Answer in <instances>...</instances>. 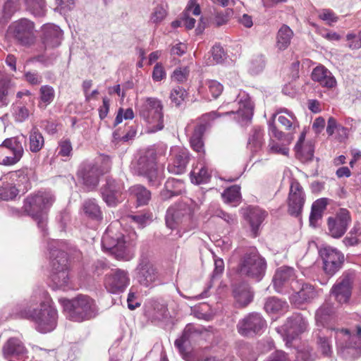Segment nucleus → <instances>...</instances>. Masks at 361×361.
<instances>
[{
  "label": "nucleus",
  "instance_id": "f257e3e1",
  "mask_svg": "<svg viewBox=\"0 0 361 361\" xmlns=\"http://www.w3.org/2000/svg\"><path fill=\"white\" fill-rule=\"evenodd\" d=\"M17 318L32 322L40 333L53 331L57 325L58 312L48 293L42 288L35 290L30 297L18 303L12 310Z\"/></svg>",
  "mask_w": 361,
  "mask_h": 361
},
{
  "label": "nucleus",
  "instance_id": "f03ea898",
  "mask_svg": "<svg viewBox=\"0 0 361 361\" xmlns=\"http://www.w3.org/2000/svg\"><path fill=\"white\" fill-rule=\"evenodd\" d=\"M335 332L338 352L346 359H355L361 355V324L355 326L353 332L345 328H317L313 332L317 350L323 356L331 357L333 353L331 331Z\"/></svg>",
  "mask_w": 361,
  "mask_h": 361
},
{
  "label": "nucleus",
  "instance_id": "7ed1b4c3",
  "mask_svg": "<svg viewBox=\"0 0 361 361\" xmlns=\"http://www.w3.org/2000/svg\"><path fill=\"white\" fill-rule=\"evenodd\" d=\"M238 104L237 110L233 109L225 113L213 111L204 114L201 117V123L196 126L190 138V147L200 154H204V142L202 137L207 128L211 126V121L225 115H234V119L241 126L247 125L251 121L253 116L254 105L250 96L245 92L238 94L235 100Z\"/></svg>",
  "mask_w": 361,
  "mask_h": 361
},
{
  "label": "nucleus",
  "instance_id": "20e7f679",
  "mask_svg": "<svg viewBox=\"0 0 361 361\" xmlns=\"http://www.w3.org/2000/svg\"><path fill=\"white\" fill-rule=\"evenodd\" d=\"M66 248L65 241L51 239L47 242L51 268L50 277L56 288H65L70 282Z\"/></svg>",
  "mask_w": 361,
  "mask_h": 361
},
{
  "label": "nucleus",
  "instance_id": "39448f33",
  "mask_svg": "<svg viewBox=\"0 0 361 361\" xmlns=\"http://www.w3.org/2000/svg\"><path fill=\"white\" fill-rule=\"evenodd\" d=\"M54 200V195L47 191H38L28 195L24 200L23 211L37 222L44 237L48 234L47 212Z\"/></svg>",
  "mask_w": 361,
  "mask_h": 361
},
{
  "label": "nucleus",
  "instance_id": "423d86ee",
  "mask_svg": "<svg viewBox=\"0 0 361 361\" xmlns=\"http://www.w3.org/2000/svg\"><path fill=\"white\" fill-rule=\"evenodd\" d=\"M60 302L68 317L73 322L90 320L98 314L99 309L95 300L88 295H80L72 300L61 299Z\"/></svg>",
  "mask_w": 361,
  "mask_h": 361
},
{
  "label": "nucleus",
  "instance_id": "0eeeda50",
  "mask_svg": "<svg viewBox=\"0 0 361 361\" xmlns=\"http://www.w3.org/2000/svg\"><path fill=\"white\" fill-rule=\"evenodd\" d=\"M267 267L265 258L256 247H250L241 256L238 270L240 275L259 282L264 276Z\"/></svg>",
  "mask_w": 361,
  "mask_h": 361
},
{
  "label": "nucleus",
  "instance_id": "6e6552de",
  "mask_svg": "<svg viewBox=\"0 0 361 361\" xmlns=\"http://www.w3.org/2000/svg\"><path fill=\"white\" fill-rule=\"evenodd\" d=\"M195 204L191 201L180 202L170 207L166 214V225L171 229L180 227L188 230L195 226L193 214Z\"/></svg>",
  "mask_w": 361,
  "mask_h": 361
},
{
  "label": "nucleus",
  "instance_id": "1a4fd4ad",
  "mask_svg": "<svg viewBox=\"0 0 361 361\" xmlns=\"http://www.w3.org/2000/svg\"><path fill=\"white\" fill-rule=\"evenodd\" d=\"M163 108L161 101L155 97H147L140 106L139 115L148 123V132L156 133L164 128Z\"/></svg>",
  "mask_w": 361,
  "mask_h": 361
},
{
  "label": "nucleus",
  "instance_id": "9d476101",
  "mask_svg": "<svg viewBox=\"0 0 361 361\" xmlns=\"http://www.w3.org/2000/svg\"><path fill=\"white\" fill-rule=\"evenodd\" d=\"M102 245L104 250L111 252L118 259L128 261L133 258V254L126 245L124 235L116 232L113 225L106 228L102 238Z\"/></svg>",
  "mask_w": 361,
  "mask_h": 361
},
{
  "label": "nucleus",
  "instance_id": "9b49d317",
  "mask_svg": "<svg viewBox=\"0 0 361 361\" xmlns=\"http://www.w3.org/2000/svg\"><path fill=\"white\" fill-rule=\"evenodd\" d=\"M24 135L5 139L0 144V164L11 166L20 161L24 154Z\"/></svg>",
  "mask_w": 361,
  "mask_h": 361
},
{
  "label": "nucleus",
  "instance_id": "f8f14e48",
  "mask_svg": "<svg viewBox=\"0 0 361 361\" xmlns=\"http://www.w3.org/2000/svg\"><path fill=\"white\" fill-rule=\"evenodd\" d=\"M103 164L104 166L94 161H84L80 164L78 176L89 190L94 189L99 184L100 176L110 170L111 161L108 157L103 159Z\"/></svg>",
  "mask_w": 361,
  "mask_h": 361
},
{
  "label": "nucleus",
  "instance_id": "ddd939ff",
  "mask_svg": "<svg viewBox=\"0 0 361 361\" xmlns=\"http://www.w3.org/2000/svg\"><path fill=\"white\" fill-rule=\"evenodd\" d=\"M134 169L135 173L147 179L151 186L157 188L160 185L162 178L157 168L156 154L154 151H149L147 154L140 156Z\"/></svg>",
  "mask_w": 361,
  "mask_h": 361
},
{
  "label": "nucleus",
  "instance_id": "4468645a",
  "mask_svg": "<svg viewBox=\"0 0 361 361\" xmlns=\"http://www.w3.org/2000/svg\"><path fill=\"white\" fill-rule=\"evenodd\" d=\"M8 33L20 44L29 47L35 42V24L27 18L13 22L8 28Z\"/></svg>",
  "mask_w": 361,
  "mask_h": 361
},
{
  "label": "nucleus",
  "instance_id": "2eb2a0df",
  "mask_svg": "<svg viewBox=\"0 0 361 361\" xmlns=\"http://www.w3.org/2000/svg\"><path fill=\"white\" fill-rule=\"evenodd\" d=\"M355 271H344L331 288L330 293L341 305L348 303L352 295Z\"/></svg>",
  "mask_w": 361,
  "mask_h": 361
},
{
  "label": "nucleus",
  "instance_id": "dca6fc26",
  "mask_svg": "<svg viewBox=\"0 0 361 361\" xmlns=\"http://www.w3.org/2000/svg\"><path fill=\"white\" fill-rule=\"evenodd\" d=\"M300 281L293 267L282 266L276 270L272 283L274 288L277 293H288L290 290L298 288Z\"/></svg>",
  "mask_w": 361,
  "mask_h": 361
},
{
  "label": "nucleus",
  "instance_id": "f3484780",
  "mask_svg": "<svg viewBox=\"0 0 361 361\" xmlns=\"http://www.w3.org/2000/svg\"><path fill=\"white\" fill-rule=\"evenodd\" d=\"M319 254L322 259V269L329 278L334 276L343 267L344 254L337 248L326 246L320 250Z\"/></svg>",
  "mask_w": 361,
  "mask_h": 361
},
{
  "label": "nucleus",
  "instance_id": "a211bd4d",
  "mask_svg": "<svg viewBox=\"0 0 361 361\" xmlns=\"http://www.w3.org/2000/svg\"><path fill=\"white\" fill-rule=\"evenodd\" d=\"M267 327V322L257 312H252L238 322V333L243 336H254L262 334Z\"/></svg>",
  "mask_w": 361,
  "mask_h": 361
},
{
  "label": "nucleus",
  "instance_id": "6ab92c4d",
  "mask_svg": "<svg viewBox=\"0 0 361 361\" xmlns=\"http://www.w3.org/2000/svg\"><path fill=\"white\" fill-rule=\"evenodd\" d=\"M195 333L193 327L191 325H187L181 336L175 341L174 345L186 361H207L208 357L202 355L199 351H186V347L190 343Z\"/></svg>",
  "mask_w": 361,
  "mask_h": 361
},
{
  "label": "nucleus",
  "instance_id": "aec40b11",
  "mask_svg": "<svg viewBox=\"0 0 361 361\" xmlns=\"http://www.w3.org/2000/svg\"><path fill=\"white\" fill-rule=\"evenodd\" d=\"M351 223L350 212L345 208L339 209L335 217H329L327 220L328 233L334 238H341Z\"/></svg>",
  "mask_w": 361,
  "mask_h": 361
},
{
  "label": "nucleus",
  "instance_id": "412c9836",
  "mask_svg": "<svg viewBox=\"0 0 361 361\" xmlns=\"http://www.w3.org/2000/svg\"><path fill=\"white\" fill-rule=\"evenodd\" d=\"M129 283L128 272L121 269L111 270V272L106 276L104 282L106 290L113 294L123 292Z\"/></svg>",
  "mask_w": 361,
  "mask_h": 361
},
{
  "label": "nucleus",
  "instance_id": "4be33fe9",
  "mask_svg": "<svg viewBox=\"0 0 361 361\" xmlns=\"http://www.w3.org/2000/svg\"><path fill=\"white\" fill-rule=\"evenodd\" d=\"M305 201V195L303 188L296 180L290 183V191L288 197V213L291 216L300 215Z\"/></svg>",
  "mask_w": 361,
  "mask_h": 361
},
{
  "label": "nucleus",
  "instance_id": "5701e85b",
  "mask_svg": "<svg viewBox=\"0 0 361 361\" xmlns=\"http://www.w3.org/2000/svg\"><path fill=\"white\" fill-rule=\"evenodd\" d=\"M123 190L124 185L121 180L107 177L100 192L103 200L109 207H116Z\"/></svg>",
  "mask_w": 361,
  "mask_h": 361
},
{
  "label": "nucleus",
  "instance_id": "b1692460",
  "mask_svg": "<svg viewBox=\"0 0 361 361\" xmlns=\"http://www.w3.org/2000/svg\"><path fill=\"white\" fill-rule=\"evenodd\" d=\"M135 273L137 282L145 287H152L158 278L157 271L146 257L140 259Z\"/></svg>",
  "mask_w": 361,
  "mask_h": 361
},
{
  "label": "nucleus",
  "instance_id": "393cba45",
  "mask_svg": "<svg viewBox=\"0 0 361 361\" xmlns=\"http://www.w3.org/2000/svg\"><path fill=\"white\" fill-rule=\"evenodd\" d=\"M307 326V322L300 314H294L287 319L282 326L286 345L290 343L299 334L304 332Z\"/></svg>",
  "mask_w": 361,
  "mask_h": 361
},
{
  "label": "nucleus",
  "instance_id": "a878e982",
  "mask_svg": "<svg viewBox=\"0 0 361 361\" xmlns=\"http://www.w3.org/2000/svg\"><path fill=\"white\" fill-rule=\"evenodd\" d=\"M171 152L173 159L172 163L168 165L169 172L175 175L184 173L190 160L188 149L178 147L173 148Z\"/></svg>",
  "mask_w": 361,
  "mask_h": 361
},
{
  "label": "nucleus",
  "instance_id": "bb28decb",
  "mask_svg": "<svg viewBox=\"0 0 361 361\" xmlns=\"http://www.w3.org/2000/svg\"><path fill=\"white\" fill-rule=\"evenodd\" d=\"M292 290L294 293L289 299L290 302L297 307H300L304 303L310 302L317 296L314 287L310 283H303L302 280L299 281L298 288Z\"/></svg>",
  "mask_w": 361,
  "mask_h": 361
},
{
  "label": "nucleus",
  "instance_id": "cd10ccee",
  "mask_svg": "<svg viewBox=\"0 0 361 361\" xmlns=\"http://www.w3.org/2000/svg\"><path fill=\"white\" fill-rule=\"evenodd\" d=\"M42 41L45 47L54 48L59 46L63 37V31L54 24H45L42 27Z\"/></svg>",
  "mask_w": 361,
  "mask_h": 361
},
{
  "label": "nucleus",
  "instance_id": "c85d7f7f",
  "mask_svg": "<svg viewBox=\"0 0 361 361\" xmlns=\"http://www.w3.org/2000/svg\"><path fill=\"white\" fill-rule=\"evenodd\" d=\"M27 353L22 341L17 337L9 338L3 345L2 354L6 359H20Z\"/></svg>",
  "mask_w": 361,
  "mask_h": 361
},
{
  "label": "nucleus",
  "instance_id": "c756f323",
  "mask_svg": "<svg viewBox=\"0 0 361 361\" xmlns=\"http://www.w3.org/2000/svg\"><path fill=\"white\" fill-rule=\"evenodd\" d=\"M185 191V185L182 180L169 178L161 191L160 196L163 200H168L173 197L181 195Z\"/></svg>",
  "mask_w": 361,
  "mask_h": 361
},
{
  "label": "nucleus",
  "instance_id": "7c9ffc66",
  "mask_svg": "<svg viewBox=\"0 0 361 361\" xmlns=\"http://www.w3.org/2000/svg\"><path fill=\"white\" fill-rule=\"evenodd\" d=\"M336 312V308L333 303H324L315 313V320L317 328H329L326 326L329 322Z\"/></svg>",
  "mask_w": 361,
  "mask_h": 361
},
{
  "label": "nucleus",
  "instance_id": "2f4dec72",
  "mask_svg": "<svg viewBox=\"0 0 361 361\" xmlns=\"http://www.w3.org/2000/svg\"><path fill=\"white\" fill-rule=\"evenodd\" d=\"M312 78L314 81L328 88H332L336 84V79L331 73L324 66H317L312 73Z\"/></svg>",
  "mask_w": 361,
  "mask_h": 361
},
{
  "label": "nucleus",
  "instance_id": "473e14b6",
  "mask_svg": "<svg viewBox=\"0 0 361 361\" xmlns=\"http://www.w3.org/2000/svg\"><path fill=\"white\" fill-rule=\"evenodd\" d=\"M264 145V131L262 127L255 126L250 132L247 148L250 150L252 154L259 152Z\"/></svg>",
  "mask_w": 361,
  "mask_h": 361
},
{
  "label": "nucleus",
  "instance_id": "72a5a7b5",
  "mask_svg": "<svg viewBox=\"0 0 361 361\" xmlns=\"http://www.w3.org/2000/svg\"><path fill=\"white\" fill-rule=\"evenodd\" d=\"M233 293L236 302L241 307L247 305L252 300L253 294L250 287L246 283L235 286Z\"/></svg>",
  "mask_w": 361,
  "mask_h": 361
},
{
  "label": "nucleus",
  "instance_id": "f704fd0d",
  "mask_svg": "<svg viewBox=\"0 0 361 361\" xmlns=\"http://www.w3.org/2000/svg\"><path fill=\"white\" fill-rule=\"evenodd\" d=\"M44 146V138L39 128L34 126L28 133V147L32 153L39 152Z\"/></svg>",
  "mask_w": 361,
  "mask_h": 361
},
{
  "label": "nucleus",
  "instance_id": "c9c22d12",
  "mask_svg": "<svg viewBox=\"0 0 361 361\" xmlns=\"http://www.w3.org/2000/svg\"><path fill=\"white\" fill-rule=\"evenodd\" d=\"M293 32L287 25H283L277 32L276 47L280 51L286 50L290 44Z\"/></svg>",
  "mask_w": 361,
  "mask_h": 361
},
{
  "label": "nucleus",
  "instance_id": "e433bc0d",
  "mask_svg": "<svg viewBox=\"0 0 361 361\" xmlns=\"http://www.w3.org/2000/svg\"><path fill=\"white\" fill-rule=\"evenodd\" d=\"M306 137V131L303 130L298 138V140L297 141L295 145V156L296 158L298 159L300 161L305 163L311 161L313 159L314 157V147L312 145L311 142H307L305 145H307V152L305 154L306 157H304L305 155L302 154L301 152H300L299 149L302 145H304V141L305 140Z\"/></svg>",
  "mask_w": 361,
  "mask_h": 361
},
{
  "label": "nucleus",
  "instance_id": "4c0bfd02",
  "mask_svg": "<svg viewBox=\"0 0 361 361\" xmlns=\"http://www.w3.org/2000/svg\"><path fill=\"white\" fill-rule=\"evenodd\" d=\"M129 192L136 200L138 206L146 205L151 200V192L141 185H135L130 187Z\"/></svg>",
  "mask_w": 361,
  "mask_h": 361
},
{
  "label": "nucleus",
  "instance_id": "58836bf2",
  "mask_svg": "<svg viewBox=\"0 0 361 361\" xmlns=\"http://www.w3.org/2000/svg\"><path fill=\"white\" fill-rule=\"evenodd\" d=\"M267 216L266 211L259 208L253 207L250 210V224L255 235H257V231L261 224Z\"/></svg>",
  "mask_w": 361,
  "mask_h": 361
},
{
  "label": "nucleus",
  "instance_id": "ea45409f",
  "mask_svg": "<svg viewBox=\"0 0 361 361\" xmlns=\"http://www.w3.org/2000/svg\"><path fill=\"white\" fill-rule=\"evenodd\" d=\"M83 211L86 216L94 220L102 219V212L95 199H89L84 202Z\"/></svg>",
  "mask_w": 361,
  "mask_h": 361
},
{
  "label": "nucleus",
  "instance_id": "a19ab883",
  "mask_svg": "<svg viewBox=\"0 0 361 361\" xmlns=\"http://www.w3.org/2000/svg\"><path fill=\"white\" fill-rule=\"evenodd\" d=\"M288 305L286 301H283L276 297H270L266 300L264 303V310L267 313H279L286 311Z\"/></svg>",
  "mask_w": 361,
  "mask_h": 361
},
{
  "label": "nucleus",
  "instance_id": "79ce46f5",
  "mask_svg": "<svg viewBox=\"0 0 361 361\" xmlns=\"http://www.w3.org/2000/svg\"><path fill=\"white\" fill-rule=\"evenodd\" d=\"M342 242L346 247L356 246L361 243V228L359 222L354 224Z\"/></svg>",
  "mask_w": 361,
  "mask_h": 361
},
{
  "label": "nucleus",
  "instance_id": "37998d69",
  "mask_svg": "<svg viewBox=\"0 0 361 361\" xmlns=\"http://www.w3.org/2000/svg\"><path fill=\"white\" fill-rule=\"evenodd\" d=\"M282 112L286 113L289 116V118H288L285 116H279L278 118V121L284 127L285 130L290 131L294 130L299 126L298 121L295 116L291 111L286 109H281L278 111V114Z\"/></svg>",
  "mask_w": 361,
  "mask_h": 361
},
{
  "label": "nucleus",
  "instance_id": "c03bdc74",
  "mask_svg": "<svg viewBox=\"0 0 361 361\" xmlns=\"http://www.w3.org/2000/svg\"><path fill=\"white\" fill-rule=\"evenodd\" d=\"M196 169H194L190 172V179L192 183L200 185L209 182L211 178V174L209 172L208 167L203 165L198 169L197 172L195 171Z\"/></svg>",
  "mask_w": 361,
  "mask_h": 361
},
{
  "label": "nucleus",
  "instance_id": "a18cd8bd",
  "mask_svg": "<svg viewBox=\"0 0 361 361\" xmlns=\"http://www.w3.org/2000/svg\"><path fill=\"white\" fill-rule=\"evenodd\" d=\"M27 9L35 16H45L47 8L44 0H25Z\"/></svg>",
  "mask_w": 361,
  "mask_h": 361
},
{
  "label": "nucleus",
  "instance_id": "49530a36",
  "mask_svg": "<svg viewBox=\"0 0 361 361\" xmlns=\"http://www.w3.org/2000/svg\"><path fill=\"white\" fill-rule=\"evenodd\" d=\"M55 97V91L54 89L50 85H42L39 89V98L41 104H44V106L46 107L49 104H50L54 99Z\"/></svg>",
  "mask_w": 361,
  "mask_h": 361
},
{
  "label": "nucleus",
  "instance_id": "de8ad7c7",
  "mask_svg": "<svg viewBox=\"0 0 361 361\" xmlns=\"http://www.w3.org/2000/svg\"><path fill=\"white\" fill-rule=\"evenodd\" d=\"M8 84L6 77L0 75V109L7 106L10 102L8 97Z\"/></svg>",
  "mask_w": 361,
  "mask_h": 361
},
{
  "label": "nucleus",
  "instance_id": "09e8293b",
  "mask_svg": "<svg viewBox=\"0 0 361 361\" xmlns=\"http://www.w3.org/2000/svg\"><path fill=\"white\" fill-rule=\"evenodd\" d=\"M167 5L161 4L157 5L151 13L150 20L155 24L163 21L167 16Z\"/></svg>",
  "mask_w": 361,
  "mask_h": 361
},
{
  "label": "nucleus",
  "instance_id": "8fccbe9b",
  "mask_svg": "<svg viewBox=\"0 0 361 361\" xmlns=\"http://www.w3.org/2000/svg\"><path fill=\"white\" fill-rule=\"evenodd\" d=\"M240 188L238 185H232L226 188L222 193V197L227 202H236L240 197Z\"/></svg>",
  "mask_w": 361,
  "mask_h": 361
},
{
  "label": "nucleus",
  "instance_id": "3c124183",
  "mask_svg": "<svg viewBox=\"0 0 361 361\" xmlns=\"http://www.w3.org/2000/svg\"><path fill=\"white\" fill-rule=\"evenodd\" d=\"M187 95L188 94L185 90L181 87L178 86L171 90L170 94V99L171 102L174 104L175 106H180L185 100Z\"/></svg>",
  "mask_w": 361,
  "mask_h": 361
},
{
  "label": "nucleus",
  "instance_id": "603ef678",
  "mask_svg": "<svg viewBox=\"0 0 361 361\" xmlns=\"http://www.w3.org/2000/svg\"><path fill=\"white\" fill-rule=\"evenodd\" d=\"M130 218L135 222L138 227L144 228L152 221V214L142 213L135 215H130Z\"/></svg>",
  "mask_w": 361,
  "mask_h": 361
},
{
  "label": "nucleus",
  "instance_id": "864d4df0",
  "mask_svg": "<svg viewBox=\"0 0 361 361\" xmlns=\"http://www.w3.org/2000/svg\"><path fill=\"white\" fill-rule=\"evenodd\" d=\"M276 115H277V114H273L271 118L270 119V121L268 123L269 133V136L271 137V138L275 137L278 140L281 141V140H285L286 137L288 136V135H286L284 133H283L282 131L279 130L277 129V128L274 123V120H275V118L276 117Z\"/></svg>",
  "mask_w": 361,
  "mask_h": 361
},
{
  "label": "nucleus",
  "instance_id": "5fc2aeb1",
  "mask_svg": "<svg viewBox=\"0 0 361 361\" xmlns=\"http://www.w3.org/2000/svg\"><path fill=\"white\" fill-rule=\"evenodd\" d=\"M269 152L273 154H278L287 156L289 149L284 145H281L275 140L270 139L268 145Z\"/></svg>",
  "mask_w": 361,
  "mask_h": 361
},
{
  "label": "nucleus",
  "instance_id": "6e6d98bb",
  "mask_svg": "<svg viewBox=\"0 0 361 361\" xmlns=\"http://www.w3.org/2000/svg\"><path fill=\"white\" fill-rule=\"evenodd\" d=\"M264 57L262 55H257L251 61L250 70L253 74H257L264 69Z\"/></svg>",
  "mask_w": 361,
  "mask_h": 361
},
{
  "label": "nucleus",
  "instance_id": "4d7b16f0",
  "mask_svg": "<svg viewBox=\"0 0 361 361\" xmlns=\"http://www.w3.org/2000/svg\"><path fill=\"white\" fill-rule=\"evenodd\" d=\"M30 111L25 106L18 105L14 108L13 116L15 121L18 123H23L29 117Z\"/></svg>",
  "mask_w": 361,
  "mask_h": 361
},
{
  "label": "nucleus",
  "instance_id": "13d9d810",
  "mask_svg": "<svg viewBox=\"0 0 361 361\" xmlns=\"http://www.w3.org/2000/svg\"><path fill=\"white\" fill-rule=\"evenodd\" d=\"M207 85L209 92L214 99L217 98L222 93L224 90L223 85L217 80H208Z\"/></svg>",
  "mask_w": 361,
  "mask_h": 361
},
{
  "label": "nucleus",
  "instance_id": "bf43d9fd",
  "mask_svg": "<svg viewBox=\"0 0 361 361\" xmlns=\"http://www.w3.org/2000/svg\"><path fill=\"white\" fill-rule=\"evenodd\" d=\"M72 144L69 139H64L59 142V154L62 157H69L72 154Z\"/></svg>",
  "mask_w": 361,
  "mask_h": 361
},
{
  "label": "nucleus",
  "instance_id": "052dcab7",
  "mask_svg": "<svg viewBox=\"0 0 361 361\" xmlns=\"http://www.w3.org/2000/svg\"><path fill=\"white\" fill-rule=\"evenodd\" d=\"M19 8L18 4L12 1L7 0L3 8L4 16L6 18H10L11 16Z\"/></svg>",
  "mask_w": 361,
  "mask_h": 361
},
{
  "label": "nucleus",
  "instance_id": "680f3d73",
  "mask_svg": "<svg viewBox=\"0 0 361 361\" xmlns=\"http://www.w3.org/2000/svg\"><path fill=\"white\" fill-rule=\"evenodd\" d=\"M243 361H257V354L249 345H245L240 352Z\"/></svg>",
  "mask_w": 361,
  "mask_h": 361
},
{
  "label": "nucleus",
  "instance_id": "e2e57ef3",
  "mask_svg": "<svg viewBox=\"0 0 361 361\" xmlns=\"http://www.w3.org/2000/svg\"><path fill=\"white\" fill-rule=\"evenodd\" d=\"M24 76L26 81L32 85H39L42 82V76L36 71L25 72Z\"/></svg>",
  "mask_w": 361,
  "mask_h": 361
},
{
  "label": "nucleus",
  "instance_id": "0e129e2a",
  "mask_svg": "<svg viewBox=\"0 0 361 361\" xmlns=\"http://www.w3.org/2000/svg\"><path fill=\"white\" fill-rule=\"evenodd\" d=\"M320 19L327 21L329 25L338 21V18L330 9H323L319 15Z\"/></svg>",
  "mask_w": 361,
  "mask_h": 361
},
{
  "label": "nucleus",
  "instance_id": "69168bd1",
  "mask_svg": "<svg viewBox=\"0 0 361 361\" xmlns=\"http://www.w3.org/2000/svg\"><path fill=\"white\" fill-rule=\"evenodd\" d=\"M231 10H227L225 13H217L214 17V23L217 27L226 24L229 19Z\"/></svg>",
  "mask_w": 361,
  "mask_h": 361
},
{
  "label": "nucleus",
  "instance_id": "338daca9",
  "mask_svg": "<svg viewBox=\"0 0 361 361\" xmlns=\"http://www.w3.org/2000/svg\"><path fill=\"white\" fill-rule=\"evenodd\" d=\"M213 60L216 63H221L224 59L225 53L224 49L220 45H214L212 49Z\"/></svg>",
  "mask_w": 361,
  "mask_h": 361
},
{
  "label": "nucleus",
  "instance_id": "774afa93",
  "mask_svg": "<svg viewBox=\"0 0 361 361\" xmlns=\"http://www.w3.org/2000/svg\"><path fill=\"white\" fill-rule=\"evenodd\" d=\"M166 77V72L163 66L160 63H157L152 71V79L154 81L159 82Z\"/></svg>",
  "mask_w": 361,
  "mask_h": 361
}]
</instances>
